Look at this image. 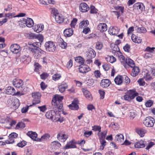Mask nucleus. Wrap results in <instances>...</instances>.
<instances>
[{
    "instance_id": "1",
    "label": "nucleus",
    "mask_w": 155,
    "mask_h": 155,
    "mask_svg": "<svg viewBox=\"0 0 155 155\" xmlns=\"http://www.w3.org/2000/svg\"><path fill=\"white\" fill-rule=\"evenodd\" d=\"M63 99V96H60L59 95H55L53 97L51 101L52 105L54 107V108H58L59 111L63 110L62 108L63 103L62 100Z\"/></svg>"
},
{
    "instance_id": "2",
    "label": "nucleus",
    "mask_w": 155,
    "mask_h": 155,
    "mask_svg": "<svg viewBox=\"0 0 155 155\" xmlns=\"http://www.w3.org/2000/svg\"><path fill=\"white\" fill-rule=\"evenodd\" d=\"M13 84L16 88H20L22 92V95H24L27 92V87L23 86L24 83L22 80L18 78H15L13 80Z\"/></svg>"
},
{
    "instance_id": "3",
    "label": "nucleus",
    "mask_w": 155,
    "mask_h": 155,
    "mask_svg": "<svg viewBox=\"0 0 155 155\" xmlns=\"http://www.w3.org/2000/svg\"><path fill=\"white\" fill-rule=\"evenodd\" d=\"M32 47H29V50L33 53L36 59L39 58L41 56V54H45L46 52L42 50L39 47L35 45L34 44H32Z\"/></svg>"
},
{
    "instance_id": "4",
    "label": "nucleus",
    "mask_w": 155,
    "mask_h": 155,
    "mask_svg": "<svg viewBox=\"0 0 155 155\" xmlns=\"http://www.w3.org/2000/svg\"><path fill=\"white\" fill-rule=\"evenodd\" d=\"M138 95V93L136 91L135 89H134L129 90L128 92V94L124 95V98L125 100L130 101Z\"/></svg>"
},
{
    "instance_id": "5",
    "label": "nucleus",
    "mask_w": 155,
    "mask_h": 155,
    "mask_svg": "<svg viewBox=\"0 0 155 155\" xmlns=\"http://www.w3.org/2000/svg\"><path fill=\"white\" fill-rule=\"evenodd\" d=\"M47 51L49 52H54L56 49L54 43L51 41L46 42L44 45Z\"/></svg>"
},
{
    "instance_id": "6",
    "label": "nucleus",
    "mask_w": 155,
    "mask_h": 155,
    "mask_svg": "<svg viewBox=\"0 0 155 155\" xmlns=\"http://www.w3.org/2000/svg\"><path fill=\"white\" fill-rule=\"evenodd\" d=\"M52 107L53 110H49L46 112L45 116L46 118L52 120L53 119L54 116L58 112H60L58 108H57L54 107L52 105Z\"/></svg>"
},
{
    "instance_id": "7",
    "label": "nucleus",
    "mask_w": 155,
    "mask_h": 155,
    "mask_svg": "<svg viewBox=\"0 0 155 155\" xmlns=\"http://www.w3.org/2000/svg\"><path fill=\"white\" fill-rule=\"evenodd\" d=\"M155 123V120L153 118L151 117H146L143 120V124L147 127H153Z\"/></svg>"
},
{
    "instance_id": "8",
    "label": "nucleus",
    "mask_w": 155,
    "mask_h": 155,
    "mask_svg": "<svg viewBox=\"0 0 155 155\" xmlns=\"http://www.w3.org/2000/svg\"><path fill=\"white\" fill-rule=\"evenodd\" d=\"M76 141L74 139L68 142L65 146L63 148L64 150H67L69 149L77 148L76 146Z\"/></svg>"
},
{
    "instance_id": "9",
    "label": "nucleus",
    "mask_w": 155,
    "mask_h": 155,
    "mask_svg": "<svg viewBox=\"0 0 155 155\" xmlns=\"http://www.w3.org/2000/svg\"><path fill=\"white\" fill-rule=\"evenodd\" d=\"M32 97L34 98L32 101L33 105H35L40 102L41 94L39 92L34 93L32 94Z\"/></svg>"
},
{
    "instance_id": "10",
    "label": "nucleus",
    "mask_w": 155,
    "mask_h": 155,
    "mask_svg": "<svg viewBox=\"0 0 155 155\" xmlns=\"http://www.w3.org/2000/svg\"><path fill=\"white\" fill-rule=\"evenodd\" d=\"M10 49L11 51L13 53L17 54L21 50L20 46L17 44L11 45Z\"/></svg>"
},
{
    "instance_id": "11",
    "label": "nucleus",
    "mask_w": 155,
    "mask_h": 155,
    "mask_svg": "<svg viewBox=\"0 0 155 155\" xmlns=\"http://www.w3.org/2000/svg\"><path fill=\"white\" fill-rule=\"evenodd\" d=\"M123 66L126 68H129V67L132 68L135 66V64L133 60L130 58L126 59L125 62L123 63Z\"/></svg>"
},
{
    "instance_id": "12",
    "label": "nucleus",
    "mask_w": 155,
    "mask_h": 155,
    "mask_svg": "<svg viewBox=\"0 0 155 155\" xmlns=\"http://www.w3.org/2000/svg\"><path fill=\"white\" fill-rule=\"evenodd\" d=\"M79 71L82 73H86L91 70L90 67L87 65L83 64L79 66Z\"/></svg>"
},
{
    "instance_id": "13",
    "label": "nucleus",
    "mask_w": 155,
    "mask_h": 155,
    "mask_svg": "<svg viewBox=\"0 0 155 155\" xmlns=\"http://www.w3.org/2000/svg\"><path fill=\"white\" fill-rule=\"evenodd\" d=\"M78 100L77 98H75L71 104L69 105V107L72 110H77L79 108V106L78 105Z\"/></svg>"
},
{
    "instance_id": "14",
    "label": "nucleus",
    "mask_w": 155,
    "mask_h": 155,
    "mask_svg": "<svg viewBox=\"0 0 155 155\" xmlns=\"http://www.w3.org/2000/svg\"><path fill=\"white\" fill-rule=\"evenodd\" d=\"M57 138L59 141L64 142L68 138V136L64 134L59 133L57 134Z\"/></svg>"
},
{
    "instance_id": "15",
    "label": "nucleus",
    "mask_w": 155,
    "mask_h": 155,
    "mask_svg": "<svg viewBox=\"0 0 155 155\" xmlns=\"http://www.w3.org/2000/svg\"><path fill=\"white\" fill-rule=\"evenodd\" d=\"M80 11L82 12H87L89 9V8L87 4L85 3H81L79 6Z\"/></svg>"
},
{
    "instance_id": "16",
    "label": "nucleus",
    "mask_w": 155,
    "mask_h": 155,
    "mask_svg": "<svg viewBox=\"0 0 155 155\" xmlns=\"http://www.w3.org/2000/svg\"><path fill=\"white\" fill-rule=\"evenodd\" d=\"M133 7L134 9L137 10H140L142 12L144 10L145 6L141 2H137L135 3L133 5Z\"/></svg>"
},
{
    "instance_id": "17",
    "label": "nucleus",
    "mask_w": 155,
    "mask_h": 155,
    "mask_svg": "<svg viewBox=\"0 0 155 155\" xmlns=\"http://www.w3.org/2000/svg\"><path fill=\"white\" fill-rule=\"evenodd\" d=\"M110 83V81L109 79H103L101 81L100 86L104 88H106L109 86Z\"/></svg>"
},
{
    "instance_id": "18",
    "label": "nucleus",
    "mask_w": 155,
    "mask_h": 155,
    "mask_svg": "<svg viewBox=\"0 0 155 155\" xmlns=\"http://www.w3.org/2000/svg\"><path fill=\"white\" fill-rule=\"evenodd\" d=\"M97 28L101 32H103L107 30V26L105 23H100L97 27Z\"/></svg>"
},
{
    "instance_id": "19",
    "label": "nucleus",
    "mask_w": 155,
    "mask_h": 155,
    "mask_svg": "<svg viewBox=\"0 0 155 155\" xmlns=\"http://www.w3.org/2000/svg\"><path fill=\"white\" fill-rule=\"evenodd\" d=\"M23 19L25 23L28 27L31 28L33 26L34 22L31 18H28L26 19L24 18H23Z\"/></svg>"
},
{
    "instance_id": "20",
    "label": "nucleus",
    "mask_w": 155,
    "mask_h": 155,
    "mask_svg": "<svg viewBox=\"0 0 155 155\" xmlns=\"http://www.w3.org/2000/svg\"><path fill=\"white\" fill-rule=\"evenodd\" d=\"M55 19L57 23L61 24L64 21V18L62 14H58L55 15Z\"/></svg>"
},
{
    "instance_id": "21",
    "label": "nucleus",
    "mask_w": 155,
    "mask_h": 155,
    "mask_svg": "<svg viewBox=\"0 0 155 155\" xmlns=\"http://www.w3.org/2000/svg\"><path fill=\"white\" fill-rule=\"evenodd\" d=\"M44 29V25L43 24H39L35 25L34 28V31L37 33L41 32Z\"/></svg>"
},
{
    "instance_id": "22",
    "label": "nucleus",
    "mask_w": 155,
    "mask_h": 155,
    "mask_svg": "<svg viewBox=\"0 0 155 155\" xmlns=\"http://www.w3.org/2000/svg\"><path fill=\"white\" fill-rule=\"evenodd\" d=\"M73 34V30L71 28L65 29L64 31V35L66 37H69Z\"/></svg>"
},
{
    "instance_id": "23",
    "label": "nucleus",
    "mask_w": 155,
    "mask_h": 155,
    "mask_svg": "<svg viewBox=\"0 0 155 155\" xmlns=\"http://www.w3.org/2000/svg\"><path fill=\"white\" fill-rule=\"evenodd\" d=\"M52 148L54 150H56L60 148L61 145L58 141H54L51 143Z\"/></svg>"
},
{
    "instance_id": "24",
    "label": "nucleus",
    "mask_w": 155,
    "mask_h": 155,
    "mask_svg": "<svg viewBox=\"0 0 155 155\" xmlns=\"http://www.w3.org/2000/svg\"><path fill=\"white\" fill-rule=\"evenodd\" d=\"M132 68H133L130 73V75L133 77H135L140 72V69L137 66H135Z\"/></svg>"
},
{
    "instance_id": "25",
    "label": "nucleus",
    "mask_w": 155,
    "mask_h": 155,
    "mask_svg": "<svg viewBox=\"0 0 155 155\" xmlns=\"http://www.w3.org/2000/svg\"><path fill=\"white\" fill-rule=\"evenodd\" d=\"M123 77L122 76L118 75L114 79L115 84L118 85H121L123 82Z\"/></svg>"
},
{
    "instance_id": "26",
    "label": "nucleus",
    "mask_w": 155,
    "mask_h": 155,
    "mask_svg": "<svg viewBox=\"0 0 155 155\" xmlns=\"http://www.w3.org/2000/svg\"><path fill=\"white\" fill-rule=\"evenodd\" d=\"M6 93L9 95H13L15 93V88L11 86H9L6 89Z\"/></svg>"
},
{
    "instance_id": "27",
    "label": "nucleus",
    "mask_w": 155,
    "mask_h": 155,
    "mask_svg": "<svg viewBox=\"0 0 155 155\" xmlns=\"http://www.w3.org/2000/svg\"><path fill=\"white\" fill-rule=\"evenodd\" d=\"M82 91L84 96L86 98L89 100H91L92 99V97L90 91L84 88L82 89Z\"/></svg>"
},
{
    "instance_id": "28",
    "label": "nucleus",
    "mask_w": 155,
    "mask_h": 155,
    "mask_svg": "<svg viewBox=\"0 0 155 155\" xmlns=\"http://www.w3.org/2000/svg\"><path fill=\"white\" fill-rule=\"evenodd\" d=\"M68 86L67 84L63 82L61 84L59 85L58 87L59 91L61 93H63L68 88Z\"/></svg>"
},
{
    "instance_id": "29",
    "label": "nucleus",
    "mask_w": 155,
    "mask_h": 155,
    "mask_svg": "<svg viewBox=\"0 0 155 155\" xmlns=\"http://www.w3.org/2000/svg\"><path fill=\"white\" fill-rule=\"evenodd\" d=\"M136 132L140 137H143L144 136L146 130L143 128H137L136 129Z\"/></svg>"
},
{
    "instance_id": "30",
    "label": "nucleus",
    "mask_w": 155,
    "mask_h": 155,
    "mask_svg": "<svg viewBox=\"0 0 155 155\" xmlns=\"http://www.w3.org/2000/svg\"><path fill=\"white\" fill-rule=\"evenodd\" d=\"M27 135L30 137L33 140H36L38 135L35 132L29 131L27 134Z\"/></svg>"
},
{
    "instance_id": "31",
    "label": "nucleus",
    "mask_w": 155,
    "mask_h": 155,
    "mask_svg": "<svg viewBox=\"0 0 155 155\" xmlns=\"http://www.w3.org/2000/svg\"><path fill=\"white\" fill-rule=\"evenodd\" d=\"M131 39L133 42L135 43H140L142 41V39L140 37L136 36L134 34H133L131 35Z\"/></svg>"
},
{
    "instance_id": "32",
    "label": "nucleus",
    "mask_w": 155,
    "mask_h": 155,
    "mask_svg": "<svg viewBox=\"0 0 155 155\" xmlns=\"http://www.w3.org/2000/svg\"><path fill=\"white\" fill-rule=\"evenodd\" d=\"M58 43L59 45L62 48L65 49L67 46V44L65 42L64 40L60 38L58 40Z\"/></svg>"
},
{
    "instance_id": "33",
    "label": "nucleus",
    "mask_w": 155,
    "mask_h": 155,
    "mask_svg": "<svg viewBox=\"0 0 155 155\" xmlns=\"http://www.w3.org/2000/svg\"><path fill=\"white\" fill-rule=\"evenodd\" d=\"M96 56V53L95 51L92 49L89 50L88 55L87 56V58H93Z\"/></svg>"
},
{
    "instance_id": "34",
    "label": "nucleus",
    "mask_w": 155,
    "mask_h": 155,
    "mask_svg": "<svg viewBox=\"0 0 155 155\" xmlns=\"http://www.w3.org/2000/svg\"><path fill=\"white\" fill-rule=\"evenodd\" d=\"M135 147L136 148H143L145 147V145L143 141L141 140L137 142L134 144Z\"/></svg>"
},
{
    "instance_id": "35",
    "label": "nucleus",
    "mask_w": 155,
    "mask_h": 155,
    "mask_svg": "<svg viewBox=\"0 0 155 155\" xmlns=\"http://www.w3.org/2000/svg\"><path fill=\"white\" fill-rule=\"evenodd\" d=\"M119 31L118 28L117 27H112L111 30L110 31V33L112 35H117Z\"/></svg>"
},
{
    "instance_id": "36",
    "label": "nucleus",
    "mask_w": 155,
    "mask_h": 155,
    "mask_svg": "<svg viewBox=\"0 0 155 155\" xmlns=\"http://www.w3.org/2000/svg\"><path fill=\"white\" fill-rule=\"evenodd\" d=\"M75 61L78 63L82 65L84 64V60L83 58L80 56L76 57L75 58Z\"/></svg>"
},
{
    "instance_id": "37",
    "label": "nucleus",
    "mask_w": 155,
    "mask_h": 155,
    "mask_svg": "<svg viewBox=\"0 0 155 155\" xmlns=\"http://www.w3.org/2000/svg\"><path fill=\"white\" fill-rule=\"evenodd\" d=\"M89 24V22L88 20H83L79 24V28H82L84 26L85 27L87 26Z\"/></svg>"
},
{
    "instance_id": "38",
    "label": "nucleus",
    "mask_w": 155,
    "mask_h": 155,
    "mask_svg": "<svg viewBox=\"0 0 155 155\" xmlns=\"http://www.w3.org/2000/svg\"><path fill=\"white\" fill-rule=\"evenodd\" d=\"M13 107H15V109H17L20 105V103L18 99L16 98L14 100L12 103Z\"/></svg>"
},
{
    "instance_id": "39",
    "label": "nucleus",
    "mask_w": 155,
    "mask_h": 155,
    "mask_svg": "<svg viewBox=\"0 0 155 155\" xmlns=\"http://www.w3.org/2000/svg\"><path fill=\"white\" fill-rule=\"evenodd\" d=\"M115 140L118 142H121L124 140V137L122 134H119L115 136Z\"/></svg>"
},
{
    "instance_id": "40",
    "label": "nucleus",
    "mask_w": 155,
    "mask_h": 155,
    "mask_svg": "<svg viewBox=\"0 0 155 155\" xmlns=\"http://www.w3.org/2000/svg\"><path fill=\"white\" fill-rule=\"evenodd\" d=\"M106 60L107 61H109L110 63H113L116 61V59L113 56H108L107 57H106Z\"/></svg>"
},
{
    "instance_id": "41",
    "label": "nucleus",
    "mask_w": 155,
    "mask_h": 155,
    "mask_svg": "<svg viewBox=\"0 0 155 155\" xmlns=\"http://www.w3.org/2000/svg\"><path fill=\"white\" fill-rule=\"evenodd\" d=\"M35 39L38 40L39 41L43 42L44 37L42 34H35Z\"/></svg>"
},
{
    "instance_id": "42",
    "label": "nucleus",
    "mask_w": 155,
    "mask_h": 155,
    "mask_svg": "<svg viewBox=\"0 0 155 155\" xmlns=\"http://www.w3.org/2000/svg\"><path fill=\"white\" fill-rule=\"evenodd\" d=\"M31 60L30 58L29 57H28L24 55L22 57L21 60L25 63L28 62V63H29L31 61Z\"/></svg>"
},
{
    "instance_id": "43",
    "label": "nucleus",
    "mask_w": 155,
    "mask_h": 155,
    "mask_svg": "<svg viewBox=\"0 0 155 155\" xmlns=\"http://www.w3.org/2000/svg\"><path fill=\"white\" fill-rule=\"evenodd\" d=\"M89 9L90 10V13L91 14H94L97 13L98 10L93 5H91L90 6Z\"/></svg>"
},
{
    "instance_id": "44",
    "label": "nucleus",
    "mask_w": 155,
    "mask_h": 155,
    "mask_svg": "<svg viewBox=\"0 0 155 155\" xmlns=\"http://www.w3.org/2000/svg\"><path fill=\"white\" fill-rule=\"evenodd\" d=\"M25 127V123L23 122H19L16 125L15 127L16 129H18L19 128H24Z\"/></svg>"
},
{
    "instance_id": "45",
    "label": "nucleus",
    "mask_w": 155,
    "mask_h": 155,
    "mask_svg": "<svg viewBox=\"0 0 155 155\" xmlns=\"http://www.w3.org/2000/svg\"><path fill=\"white\" fill-rule=\"evenodd\" d=\"M154 101L151 100H147L145 103V106L147 107H151L153 104Z\"/></svg>"
},
{
    "instance_id": "46",
    "label": "nucleus",
    "mask_w": 155,
    "mask_h": 155,
    "mask_svg": "<svg viewBox=\"0 0 155 155\" xmlns=\"http://www.w3.org/2000/svg\"><path fill=\"white\" fill-rule=\"evenodd\" d=\"M61 75L60 74L56 73L54 74L52 76V79L54 81H56L60 79Z\"/></svg>"
},
{
    "instance_id": "47",
    "label": "nucleus",
    "mask_w": 155,
    "mask_h": 155,
    "mask_svg": "<svg viewBox=\"0 0 155 155\" xmlns=\"http://www.w3.org/2000/svg\"><path fill=\"white\" fill-rule=\"evenodd\" d=\"M27 142L24 141L22 140L18 143L16 145L19 147H23L25 146L27 144Z\"/></svg>"
},
{
    "instance_id": "48",
    "label": "nucleus",
    "mask_w": 155,
    "mask_h": 155,
    "mask_svg": "<svg viewBox=\"0 0 155 155\" xmlns=\"http://www.w3.org/2000/svg\"><path fill=\"white\" fill-rule=\"evenodd\" d=\"M103 44L101 42L97 41L96 43V48L99 50H101L102 48Z\"/></svg>"
},
{
    "instance_id": "49",
    "label": "nucleus",
    "mask_w": 155,
    "mask_h": 155,
    "mask_svg": "<svg viewBox=\"0 0 155 155\" xmlns=\"http://www.w3.org/2000/svg\"><path fill=\"white\" fill-rule=\"evenodd\" d=\"M50 137V135L49 134H45L41 136V139L42 141H45L48 140Z\"/></svg>"
},
{
    "instance_id": "50",
    "label": "nucleus",
    "mask_w": 155,
    "mask_h": 155,
    "mask_svg": "<svg viewBox=\"0 0 155 155\" xmlns=\"http://www.w3.org/2000/svg\"><path fill=\"white\" fill-rule=\"evenodd\" d=\"M114 47L112 51V52L113 53H114L116 52H119L120 53H121L120 51V49L118 46H117V45H113V46H111V47Z\"/></svg>"
},
{
    "instance_id": "51",
    "label": "nucleus",
    "mask_w": 155,
    "mask_h": 155,
    "mask_svg": "<svg viewBox=\"0 0 155 155\" xmlns=\"http://www.w3.org/2000/svg\"><path fill=\"white\" fill-rule=\"evenodd\" d=\"M78 21V19L76 18H74L72 20L70 26L72 28H75V26L76 24Z\"/></svg>"
},
{
    "instance_id": "52",
    "label": "nucleus",
    "mask_w": 155,
    "mask_h": 155,
    "mask_svg": "<svg viewBox=\"0 0 155 155\" xmlns=\"http://www.w3.org/2000/svg\"><path fill=\"white\" fill-rule=\"evenodd\" d=\"M49 74L45 73L43 72L40 75L41 78L43 80H45L49 76Z\"/></svg>"
},
{
    "instance_id": "53",
    "label": "nucleus",
    "mask_w": 155,
    "mask_h": 155,
    "mask_svg": "<svg viewBox=\"0 0 155 155\" xmlns=\"http://www.w3.org/2000/svg\"><path fill=\"white\" fill-rule=\"evenodd\" d=\"M101 127L100 126L97 125H94L92 127V130L94 131H98L99 132L101 131Z\"/></svg>"
},
{
    "instance_id": "54",
    "label": "nucleus",
    "mask_w": 155,
    "mask_h": 155,
    "mask_svg": "<svg viewBox=\"0 0 155 155\" xmlns=\"http://www.w3.org/2000/svg\"><path fill=\"white\" fill-rule=\"evenodd\" d=\"M136 28H137L138 29H139L140 32L142 33H145L147 31L146 28L142 26L141 27H139L138 26H136Z\"/></svg>"
},
{
    "instance_id": "55",
    "label": "nucleus",
    "mask_w": 155,
    "mask_h": 155,
    "mask_svg": "<svg viewBox=\"0 0 155 155\" xmlns=\"http://www.w3.org/2000/svg\"><path fill=\"white\" fill-rule=\"evenodd\" d=\"M34 66L35 67V71L37 72L39 71L40 67L41 66L40 64L38 63L35 62V63Z\"/></svg>"
},
{
    "instance_id": "56",
    "label": "nucleus",
    "mask_w": 155,
    "mask_h": 155,
    "mask_svg": "<svg viewBox=\"0 0 155 155\" xmlns=\"http://www.w3.org/2000/svg\"><path fill=\"white\" fill-rule=\"evenodd\" d=\"M98 92L100 96L101 99H103L104 97L105 94V92L104 91H102L101 90H99Z\"/></svg>"
},
{
    "instance_id": "57",
    "label": "nucleus",
    "mask_w": 155,
    "mask_h": 155,
    "mask_svg": "<svg viewBox=\"0 0 155 155\" xmlns=\"http://www.w3.org/2000/svg\"><path fill=\"white\" fill-rule=\"evenodd\" d=\"M32 105H30V106H27L26 107H23L22 108L21 110V112L22 113H26L27 112L29 107H31L32 106Z\"/></svg>"
},
{
    "instance_id": "58",
    "label": "nucleus",
    "mask_w": 155,
    "mask_h": 155,
    "mask_svg": "<svg viewBox=\"0 0 155 155\" xmlns=\"http://www.w3.org/2000/svg\"><path fill=\"white\" fill-rule=\"evenodd\" d=\"M123 49L124 51L127 52H129L130 49V46L128 44H126L124 47Z\"/></svg>"
},
{
    "instance_id": "59",
    "label": "nucleus",
    "mask_w": 155,
    "mask_h": 155,
    "mask_svg": "<svg viewBox=\"0 0 155 155\" xmlns=\"http://www.w3.org/2000/svg\"><path fill=\"white\" fill-rule=\"evenodd\" d=\"M14 139L12 138H9L5 141V142L7 144H12L15 142Z\"/></svg>"
},
{
    "instance_id": "60",
    "label": "nucleus",
    "mask_w": 155,
    "mask_h": 155,
    "mask_svg": "<svg viewBox=\"0 0 155 155\" xmlns=\"http://www.w3.org/2000/svg\"><path fill=\"white\" fill-rule=\"evenodd\" d=\"M94 83V81L93 79H91L86 80V83L87 85L91 86Z\"/></svg>"
},
{
    "instance_id": "61",
    "label": "nucleus",
    "mask_w": 155,
    "mask_h": 155,
    "mask_svg": "<svg viewBox=\"0 0 155 155\" xmlns=\"http://www.w3.org/2000/svg\"><path fill=\"white\" fill-rule=\"evenodd\" d=\"M18 134L15 133H12L9 135L8 136L9 137L12 138L14 139L15 138H16L18 137Z\"/></svg>"
},
{
    "instance_id": "62",
    "label": "nucleus",
    "mask_w": 155,
    "mask_h": 155,
    "mask_svg": "<svg viewBox=\"0 0 155 155\" xmlns=\"http://www.w3.org/2000/svg\"><path fill=\"white\" fill-rule=\"evenodd\" d=\"M92 134V132L91 131H86L84 134V136H85L87 137H88Z\"/></svg>"
},
{
    "instance_id": "63",
    "label": "nucleus",
    "mask_w": 155,
    "mask_h": 155,
    "mask_svg": "<svg viewBox=\"0 0 155 155\" xmlns=\"http://www.w3.org/2000/svg\"><path fill=\"white\" fill-rule=\"evenodd\" d=\"M38 108L40 109V111L43 112H45L47 110L45 105H44L41 106H38Z\"/></svg>"
},
{
    "instance_id": "64",
    "label": "nucleus",
    "mask_w": 155,
    "mask_h": 155,
    "mask_svg": "<svg viewBox=\"0 0 155 155\" xmlns=\"http://www.w3.org/2000/svg\"><path fill=\"white\" fill-rule=\"evenodd\" d=\"M94 74L95 77L97 78H100L101 74L100 71L99 70L95 71L94 72Z\"/></svg>"
}]
</instances>
